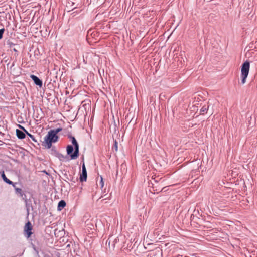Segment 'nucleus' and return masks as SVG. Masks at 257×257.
<instances>
[{"label": "nucleus", "instance_id": "18", "mask_svg": "<svg viewBox=\"0 0 257 257\" xmlns=\"http://www.w3.org/2000/svg\"><path fill=\"white\" fill-rule=\"evenodd\" d=\"M13 185V187L14 188V189H15V188H18L17 187H16V185H15V183H14L13 182V184H12Z\"/></svg>", "mask_w": 257, "mask_h": 257}, {"label": "nucleus", "instance_id": "14", "mask_svg": "<svg viewBox=\"0 0 257 257\" xmlns=\"http://www.w3.org/2000/svg\"><path fill=\"white\" fill-rule=\"evenodd\" d=\"M104 183L103 180V178L102 176H100V181L99 182V185L101 187V188H102L104 186Z\"/></svg>", "mask_w": 257, "mask_h": 257}, {"label": "nucleus", "instance_id": "20", "mask_svg": "<svg viewBox=\"0 0 257 257\" xmlns=\"http://www.w3.org/2000/svg\"><path fill=\"white\" fill-rule=\"evenodd\" d=\"M60 156H61V157L62 158H65V157H64L63 155H61Z\"/></svg>", "mask_w": 257, "mask_h": 257}, {"label": "nucleus", "instance_id": "1", "mask_svg": "<svg viewBox=\"0 0 257 257\" xmlns=\"http://www.w3.org/2000/svg\"><path fill=\"white\" fill-rule=\"evenodd\" d=\"M68 138L71 140L74 147L71 145H68L66 147L67 154L70 156L71 159H76L79 156V144L75 138L71 134L68 135Z\"/></svg>", "mask_w": 257, "mask_h": 257}, {"label": "nucleus", "instance_id": "16", "mask_svg": "<svg viewBox=\"0 0 257 257\" xmlns=\"http://www.w3.org/2000/svg\"><path fill=\"white\" fill-rule=\"evenodd\" d=\"M21 197H22L23 200H24L25 201L26 204H27V197H26V194L24 193V195H23Z\"/></svg>", "mask_w": 257, "mask_h": 257}, {"label": "nucleus", "instance_id": "17", "mask_svg": "<svg viewBox=\"0 0 257 257\" xmlns=\"http://www.w3.org/2000/svg\"><path fill=\"white\" fill-rule=\"evenodd\" d=\"M114 147L115 148V151H117V142L116 141H115L114 142Z\"/></svg>", "mask_w": 257, "mask_h": 257}, {"label": "nucleus", "instance_id": "6", "mask_svg": "<svg viewBox=\"0 0 257 257\" xmlns=\"http://www.w3.org/2000/svg\"><path fill=\"white\" fill-rule=\"evenodd\" d=\"M30 78L32 79V80L34 81V83L36 85L39 86L40 87H41L42 86V81L40 79H39L37 76L32 74L30 75Z\"/></svg>", "mask_w": 257, "mask_h": 257}, {"label": "nucleus", "instance_id": "9", "mask_svg": "<svg viewBox=\"0 0 257 257\" xmlns=\"http://www.w3.org/2000/svg\"><path fill=\"white\" fill-rule=\"evenodd\" d=\"M1 177L3 179V180L6 183H7L8 184H13V182L7 178L4 171L2 172V173L1 174Z\"/></svg>", "mask_w": 257, "mask_h": 257}, {"label": "nucleus", "instance_id": "2", "mask_svg": "<svg viewBox=\"0 0 257 257\" xmlns=\"http://www.w3.org/2000/svg\"><path fill=\"white\" fill-rule=\"evenodd\" d=\"M59 137L57 135L49 131L47 135L44 137V141L42 142V145L47 149H50L53 143L58 141Z\"/></svg>", "mask_w": 257, "mask_h": 257}, {"label": "nucleus", "instance_id": "21", "mask_svg": "<svg viewBox=\"0 0 257 257\" xmlns=\"http://www.w3.org/2000/svg\"><path fill=\"white\" fill-rule=\"evenodd\" d=\"M180 255H178L176 256L175 257H180Z\"/></svg>", "mask_w": 257, "mask_h": 257}, {"label": "nucleus", "instance_id": "22", "mask_svg": "<svg viewBox=\"0 0 257 257\" xmlns=\"http://www.w3.org/2000/svg\"><path fill=\"white\" fill-rule=\"evenodd\" d=\"M14 51H17V50L15 49H14Z\"/></svg>", "mask_w": 257, "mask_h": 257}, {"label": "nucleus", "instance_id": "13", "mask_svg": "<svg viewBox=\"0 0 257 257\" xmlns=\"http://www.w3.org/2000/svg\"><path fill=\"white\" fill-rule=\"evenodd\" d=\"M62 130V128H57L56 129L50 130V131H51L52 132H53V133L55 134V135H57V134L61 131Z\"/></svg>", "mask_w": 257, "mask_h": 257}, {"label": "nucleus", "instance_id": "3", "mask_svg": "<svg viewBox=\"0 0 257 257\" xmlns=\"http://www.w3.org/2000/svg\"><path fill=\"white\" fill-rule=\"evenodd\" d=\"M250 63L248 61H245L241 65V78L242 84H244L249 71Z\"/></svg>", "mask_w": 257, "mask_h": 257}, {"label": "nucleus", "instance_id": "12", "mask_svg": "<svg viewBox=\"0 0 257 257\" xmlns=\"http://www.w3.org/2000/svg\"><path fill=\"white\" fill-rule=\"evenodd\" d=\"M16 193L19 194L20 196L24 195V192L21 188H15Z\"/></svg>", "mask_w": 257, "mask_h": 257}, {"label": "nucleus", "instance_id": "11", "mask_svg": "<svg viewBox=\"0 0 257 257\" xmlns=\"http://www.w3.org/2000/svg\"><path fill=\"white\" fill-rule=\"evenodd\" d=\"M208 109V106L204 105L200 109V112L202 114L206 113Z\"/></svg>", "mask_w": 257, "mask_h": 257}, {"label": "nucleus", "instance_id": "5", "mask_svg": "<svg viewBox=\"0 0 257 257\" xmlns=\"http://www.w3.org/2000/svg\"><path fill=\"white\" fill-rule=\"evenodd\" d=\"M32 226L31 223L28 221L27 222L25 226V231L26 233L27 237L28 238L32 234Z\"/></svg>", "mask_w": 257, "mask_h": 257}, {"label": "nucleus", "instance_id": "10", "mask_svg": "<svg viewBox=\"0 0 257 257\" xmlns=\"http://www.w3.org/2000/svg\"><path fill=\"white\" fill-rule=\"evenodd\" d=\"M66 204L64 200H61L59 202L57 209L58 210H61L66 206Z\"/></svg>", "mask_w": 257, "mask_h": 257}, {"label": "nucleus", "instance_id": "8", "mask_svg": "<svg viewBox=\"0 0 257 257\" xmlns=\"http://www.w3.org/2000/svg\"><path fill=\"white\" fill-rule=\"evenodd\" d=\"M19 127L20 128H21V129L25 131V133L28 135V136H29V137H30V138H31V139L33 141H34L35 142H37V140L35 139V137H34L33 135H32V134H30V133H29V132H28V131H27V130H26L24 127H23V126H21V125H19Z\"/></svg>", "mask_w": 257, "mask_h": 257}, {"label": "nucleus", "instance_id": "15", "mask_svg": "<svg viewBox=\"0 0 257 257\" xmlns=\"http://www.w3.org/2000/svg\"><path fill=\"white\" fill-rule=\"evenodd\" d=\"M5 32V29L2 28L0 29V39H1L3 38V34Z\"/></svg>", "mask_w": 257, "mask_h": 257}, {"label": "nucleus", "instance_id": "4", "mask_svg": "<svg viewBox=\"0 0 257 257\" xmlns=\"http://www.w3.org/2000/svg\"><path fill=\"white\" fill-rule=\"evenodd\" d=\"M87 174L86 169L84 163L83 164L82 167V173L80 176V181L83 182L84 181H86L87 180Z\"/></svg>", "mask_w": 257, "mask_h": 257}, {"label": "nucleus", "instance_id": "7", "mask_svg": "<svg viewBox=\"0 0 257 257\" xmlns=\"http://www.w3.org/2000/svg\"><path fill=\"white\" fill-rule=\"evenodd\" d=\"M16 135L19 139H23L26 137L25 133L19 129L16 130Z\"/></svg>", "mask_w": 257, "mask_h": 257}, {"label": "nucleus", "instance_id": "19", "mask_svg": "<svg viewBox=\"0 0 257 257\" xmlns=\"http://www.w3.org/2000/svg\"><path fill=\"white\" fill-rule=\"evenodd\" d=\"M220 200H218V201H215V203H219L220 202Z\"/></svg>", "mask_w": 257, "mask_h": 257}]
</instances>
